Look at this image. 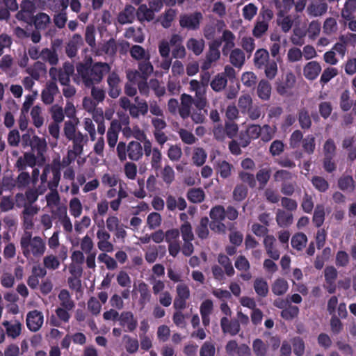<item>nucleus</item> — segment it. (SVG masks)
<instances>
[{"label":"nucleus","mask_w":356,"mask_h":356,"mask_svg":"<svg viewBox=\"0 0 356 356\" xmlns=\"http://www.w3.org/2000/svg\"><path fill=\"white\" fill-rule=\"evenodd\" d=\"M276 130L277 128L275 126L265 124L261 127V134H259V136L263 141H270L273 138Z\"/></svg>","instance_id":"41"},{"label":"nucleus","mask_w":356,"mask_h":356,"mask_svg":"<svg viewBox=\"0 0 356 356\" xmlns=\"http://www.w3.org/2000/svg\"><path fill=\"white\" fill-rule=\"evenodd\" d=\"M80 248L81 250V252L89 254L92 252H96L94 250V243L92 240V238L88 236V235H86L84 237H83L80 241Z\"/></svg>","instance_id":"50"},{"label":"nucleus","mask_w":356,"mask_h":356,"mask_svg":"<svg viewBox=\"0 0 356 356\" xmlns=\"http://www.w3.org/2000/svg\"><path fill=\"white\" fill-rule=\"evenodd\" d=\"M327 6L325 3H312L307 9L308 14L313 17L321 16L327 12Z\"/></svg>","instance_id":"26"},{"label":"nucleus","mask_w":356,"mask_h":356,"mask_svg":"<svg viewBox=\"0 0 356 356\" xmlns=\"http://www.w3.org/2000/svg\"><path fill=\"white\" fill-rule=\"evenodd\" d=\"M58 299L60 300L61 307L68 310H72L74 308V304L70 298L69 292L67 290L63 289L60 291L58 294Z\"/></svg>","instance_id":"39"},{"label":"nucleus","mask_w":356,"mask_h":356,"mask_svg":"<svg viewBox=\"0 0 356 356\" xmlns=\"http://www.w3.org/2000/svg\"><path fill=\"white\" fill-rule=\"evenodd\" d=\"M35 157L33 154L25 153L23 156L18 159L16 166L19 170H22L26 166H34L35 165Z\"/></svg>","instance_id":"24"},{"label":"nucleus","mask_w":356,"mask_h":356,"mask_svg":"<svg viewBox=\"0 0 356 356\" xmlns=\"http://www.w3.org/2000/svg\"><path fill=\"white\" fill-rule=\"evenodd\" d=\"M288 289V282L283 278L276 279L272 284V291L277 296L285 293Z\"/></svg>","instance_id":"30"},{"label":"nucleus","mask_w":356,"mask_h":356,"mask_svg":"<svg viewBox=\"0 0 356 356\" xmlns=\"http://www.w3.org/2000/svg\"><path fill=\"white\" fill-rule=\"evenodd\" d=\"M207 157V154L202 148L196 147L194 149L192 159L196 165H202L205 163Z\"/></svg>","instance_id":"43"},{"label":"nucleus","mask_w":356,"mask_h":356,"mask_svg":"<svg viewBox=\"0 0 356 356\" xmlns=\"http://www.w3.org/2000/svg\"><path fill=\"white\" fill-rule=\"evenodd\" d=\"M138 291L140 293V303L144 305L150 299V293L148 289V286L140 282L138 284L134 285V289L133 292Z\"/></svg>","instance_id":"22"},{"label":"nucleus","mask_w":356,"mask_h":356,"mask_svg":"<svg viewBox=\"0 0 356 356\" xmlns=\"http://www.w3.org/2000/svg\"><path fill=\"white\" fill-rule=\"evenodd\" d=\"M220 325L224 333H229L231 335H236L240 330L238 322H232L227 317L222 318Z\"/></svg>","instance_id":"20"},{"label":"nucleus","mask_w":356,"mask_h":356,"mask_svg":"<svg viewBox=\"0 0 356 356\" xmlns=\"http://www.w3.org/2000/svg\"><path fill=\"white\" fill-rule=\"evenodd\" d=\"M296 83V76L292 72H287L282 79L277 82V91L284 95L291 89Z\"/></svg>","instance_id":"10"},{"label":"nucleus","mask_w":356,"mask_h":356,"mask_svg":"<svg viewBox=\"0 0 356 356\" xmlns=\"http://www.w3.org/2000/svg\"><path fill=\"white\" fill-rule=\"evenodd\" d=\"M229 59L235 67H241L245 62V54L240 49H234L230 54Z\"/></svg>","instance_id":"33"},{"label":"nucleus","mask_w":356,"mask_h":356,"mask_svg":"<svg viewBox=\"0 0 356 356\" xmlns=\"http://www.w3.org/2000/svg\"><path fill=\"white\" fill-rule=\"evenodd\" d=\"M127 38H131L136 42L141 43L143 42L145 38L140 29L135 30L134 28H129L125 33Z\"/></svg>","instance_id":"54"},{"label":"nucleus","mask_w":356,"mask_h":356,"mask_svg":"<svg viewBox=\"0 0 356 356\" xmlns=\"http://www.w3.org/2000/svg\"><path fill=\"white\" fill-rule=\"evenodd\" d=\"M120 324L125 327L126 331L131 332L134 330L138 325L137 320L134 318L131 312H124L119 317Z\"/></svg>","instance_id":"15"},{"label":"nucleus","mask_w":356,"mask_h":356,"mask_svg":"<svg viewBox=\"0 0 356 356\" xmlns=\"http://www.w3.org/2000/svg\"><path fill=\"white\" fill-rule=\"evenodd\" d=\"M227 82V79L224 74H218L212 80L211 86L213 90L218 92L225 88Z\"/></svg>","instance_id":"47"},{"label":"nucleus","mask_w":356,"mask_h":356,"mask_svg":"<svg viewBox=\"0 0 356 356\" xmlns=\"http://www.w3.org/2000/svg\"><path fill=\"white\" fill-rule=\"evenodd\" d=\"M110 70V66L105 63H97L91 68L81 63L76 66L77 74L88 87L99 83L104 75L108 73Z\"/></svg>","instance_id":"1"},{"label":"nucleus","mask_w":356,"mask_h":356,"mask_svg":"<svg viewBox=\"0 0 356 356\" xmlns=\"http://www.w3.org/2000/svg\"><path fill=\"white\" fill-rule=\"evenodd\" d=\"M190 90L195 92V106L197 108H204L206 106L205 87L201 82L193 79L190 81Z\"/></svg>","instance_id":"5"},{"label":"nucleus","mask_w":356,"mask_h":356,"mask_svg":"<svg viewBox=\"0 0 356 356\" xmlns=\"http://www.w3.org/2000/svg\"><path fill=\"white\" fill-rule=\"evenodd\" d=\"M257 92L259 97L264 101L268 100L271 94V86L268 81L261 80L259 81Z\"/></svg>","instance_id":"23"},{"label":"nucleus","mask_w":356,"mask_h":356,"mask_svg":"<svg viewBox=\"0 0 356 356\" xmlns=\"http://www.w3.org/2000/svg\"><path fill=\"white\" fill-rule=\"evenodd\" d=\"M321 71V65L316 61L307 63L303 68V74L306 79L314 80L319 75Z\"/></svg>","instance_id":"16"},{"label":"nucleus","mask_w":356,"mask_h":356,"mask_svg":"<svg viewBox=\"0 0 356 356\" xmlns=\"http://www.w3.org/2000/svg\"><path fill=\"white\" fill-rule=\"evenodd\" d=\"M325 282L324 287L330 293H333L336 291L335 281L337 277V271L333 266L326 267L324 270Z\"/></svg>","instance_id":"11"},{"label":"nucleus","mask_w":356,"mask_h":356,"mask_svg":"<svg viewBox=\"0 0 356 356\" xmlns=\"http://www.w3.org/2000/svg\"><path fill=\"white\" fill-rule=\"evenodd\" d=\"M43 263L44 266L50 270H56L60 266V261L53 254L46 256L44 258Z\"/></svg>","instance_id":"61"},{"label":"nucleus","mask_w":356,"mask_h":356,"mask_svg":"<svg viewBox=\"0 0 356 356\" xmlns=\"http://www.w3.org/2000/svg\"><path fill=\"white\" fill-rule=\"evenodd\" d=\"M307 242V238L303 233H298L291 238V245L297 250H302L305 247Z\"/></svg>","instance_id":"37"},{"label":"nucleus","mask_w":356,"mask_h":356,"mask_svg":"<svg viewBox=\"0 0 356 356\" xmlns=\"http://www.w3.org/2000/svg\"><path fill=\"white\" fill-rule=\"evenodd\" d=\"M220 57V51L216 48L211 47L209 54L207 56L206 60L204 61L202 69L208 70L213 62L217 60Z\"/></svg>","instance_id":"48"},{"label":"nucleus","mask_w":356,"mask_h":356,"mask_svg":"<svg viewBox=\"0 0 356 356\" xmlns=\"http://www.w3.org/2000/svg\"><path fill=\"white\" fill-rule=\"evenodd\" d=\"M50 23V17L48 15L40 13L35 17L34 24L37 29H44Z\"/></svg>","instance_id":"49"},{"label":"nucleus","mask_w":356,"mask_h":356,"mask_svg":"<svg viewBox=\"0 0 356 356\" xmlns=\"http://www.w3.org/2000/svg\"><path fill=\"white\" fill-rule=\"evenodd\" d=\"M3 325L6 328V332L8 337L16 338L20 334L22 324L19 322L17 321L13 322H8L6 321L3 323Z\"/></svg>","instance_id":"25"},{"label":"nucleus","mask_w":356,"mask_h":356,"mask_svg":"<svg viewBox=\"0 0 356 356\" xmlns=\"http://www.w3.org/2000/svg\"><path fill=\"white\" fill-rule=\"evenodd\" d=\"M121 129L120 123L118 120H113L111 122L106 134L107 142L111 148H114L115 146Z\"/></svg>","instance_id":"13"},{"label":"nucleus","mask_w":356,"mask_h":356,"mask_svg":"<svg viewBox=\"0 0 356 356\" xmlns=\"http://www.w3.org/2000/svg\"><path fill=\"white\" fill-rule=\"evenodd\" d=\"M49 75L51 77V79H54V81H56L58 77L59 82L62 85H66L67 83H68L70 82V76L67 74H65V72H63L61 70H58L56 67H51L49 70Z\"/></svg>","instance_id":"36"},{"label":"nucleus","mask_w":356,"mask_h":356,"mask_svg":"<svg viewBox=\"0 0 356 356\" xmlns=\"http://www.w3.org/2000/svg\"><path fill=\"white\" fill-rule=\"evenodd\" d=\"M30 145L33 149L38 152V154L42 155L46 150L47 142L44 138L34 136L30 141Z\"/></svg>","instance_id":"35"},{"label":"nucleus","mask_w":356,"mask_h":356,"mask_svg":"<svg viewBox=\"0 0 356 356\" xmlns=\"http://www.w3.org/2000/svg\"><path fill=\"white\" fill-rule=\"evenodd\" d=\"M264 67L265 68V75L268 79H273L276 76L278 68L277 63L275 60L268 62Z\"/></svg>","instance_id":"57"},{"label":"nucleus","mask_w":356,"mask_h":356,"mask_svg":"<svg viewBox=\"0 0 356 356\" xmlns=\"http://www.w3.org/2000/svg\"><path fill=\"white\" fill-rule=\"evenodd\" d=\"M233 166L226 161L216 162V171L222 178H227L232 174Z\"/></svg>","instance_id":"31"},{"label":"nucleus","mask_w":356,"mask_h":356,"mask_svg":"<svg viewBox=\"0 0 356 356\" xmlns=\"http://www.w3.org/2000/svg\"><path fill=\"white\" fill-rule=\"evenodd\" d=\"M20 245L23 254L29 258L33 256L35 258L41 257L46 250L45 241L40 236L31 237L29 232H26L20 240Z\"/></svg>","instance_id":"2"},{"label":"nucleus","mask_w":356,"mask_h":356,"mask_svg":"<svg viewBox=\"0 0 356 356\" xmlns=\"http://www.w3.org/2000/svg\"><path fill=\"white\" fill-rule=\"evenodd\" d=\"M259 134H261V127L259 125L251 124L248 126L245 133L241 134V145L243 147H246L251 139H256L259 137Z\"/></svg>","instance_id":"12"},{"label":"nucleus","mask_w":356,"mask_h":356,"mask_svg":"<svg viewBox=\"0 0 356 356\" xmlns=\"http://www.w3.org/2000/svg\"><path fill=\"white\" fill-rule=\"evenodd\" d=\"M257 13V8L253 3H250L245 6L243 8V17L250 21L256 15Z\"/></svg>","instance_id":"64"},{"label":"nucleus","mask_w":356,"mask_h":356,"mask_svg":"<svg viewBox=\"0 0 356 356\" xmlns=\"http://www.w3.org/2000/svg\"><path fill=\"white\" fill-rule=\"evenodd\" d=\"M131 56L136 60H149V54L139 45H134L130 50Z\"/></svg>","instance_id":"46"},{"label":"nucleus","mask_w":356,"mask_h":356,"mask_svg":"<svg viewBox=\"0 0 356 356\" xmlns=\"http://www.w3.org/2000/svg\"><path fill=\"white\" fill-rule=\"evenodd\" d=\"M70 140H73L74 147L72 150L68 152L67 156L69 161L67 163H70L78 154L82 152L84 136L81 132H76L74 138Z\"/></svg>","instance_id":"14"},{"label":"nucleus","mask_w":356,"mask_h":356,"mask_svg":"<svg viewBox=\"0 0 356 356\" xmlns=\"http://www.w3.org/2000/svg\"><path fill=\"white\" fill-rule=\"evenodd\" d=\"M234 34L230 31H225L222 33V40L224 42L222 48V53L227 55L230 49L234 47Z\"/></svg>","instance_id":"29"},{"label":"nucleus","mask_w":356,"mask_h":356,"mask_svg":"<svg viewBox=\"0 0 356 356\" xmlns=\"http://www.w3.org/2000/svg\"><path fill=\"white\" fill-rule=\"evenodd\" d=\"M151 156V166L155 170H157L161 167L162 154L160 150L157 148H154Z\"/></svg>","instance_id":"60"},{"label":"nucleus","mask_w":356,"mask_h":356,"mask_svg":"<svg viewBox=\"0 0 356 356\" xmlns=\"http://www.w3.org/2000/svg\"><path fill=\"white\" fill-rule=\"evenodd\" d=\"M339 186L343 191H353L354 186V180L350 176H345L341 177L339 180Z\"/></svg>","instance_id":"59"},{"label":"nucleus","mask_w":356,"mask_h":356,"mask_svg":"<svg viewBox=\"0 0 356 356\" xmlns=\"http://www.w3.org/2000/svg\"><path fill=\"white\" fill-rule=\"evenodd\" d=\"M238 108L242 113H246L252 106V99L250 95H241L238 99Z\"/></svg>","instance_id":"44"},{"label":"nucleus","mask_w":356,"mask_h":356,"mask_svg":"<svg viewBox=\"0 0 356 356\" xmlns=\"http://www.w3.org/2000/svg\"><path fill=\"white\" fill-rule=\"evenodd\" d=\"M202 18L200 13H195L191 15H184L181 16L179 24L181 27L189 29H196L199 27L200 22Z\"/></svg>","instance_id":"9"},{"label":"nucleus","mask_w":356,"mask_h":356,"mask_svg":"<svg viewBox=\"0 0 356 356\" xmlns=\"http://www.w3.org/2000/svg\"><path fill=\"white\" fill-rule=\"evenodd\" d=\"M210 217L216 221H221L225 217V211L222 206H216L210 211Z\"/></svg>","instance_id":"62"},{"label":"nucleus","mask_w":356,"mask_h":356,"mask_svg":"<svg viewBox=\"0 0 356 356\" xmlns=\"http://www.w3.org/2000/svg\"><path fill=\"white\" fill-rule=\"evenodd\" d=\"M193 102L192 97L187 94H183L181 97V106L179 108V115L182 118H186L190 115L191 107Z\"/></svg>","instance_id":"18"},{"label":"nucleus","mask_w":356,"mask_h":356,"mask_svg":"<svg viewBox=\"0 0 356 356\" xmlns=\"http://www.w3.org/2000/svg\"><path fill=\"white\" fill-rule=\"evenodd\" d=\"M127 155L129 159L138 161L143 156V147L140 143L131 141L127 145Z\"/></svg>","instance_id":"19"},{"label":"nucleus","mask_w":356,"mask_h":356,"mask_svg":"<svg viewBox=\"0 0 356 356\" xmlns=\"http://www.w3.org/2000/svg\"><path fill=\"white\" fill-rule=\"evenodd\" d=\"M138 68L141 73L142 79L147 80L149 76L153 72L154 68L149 60H145L144 62L139 63Z\"/></svg>","instance_id":"53"},{"label":"nucleus","mask_w":356,"mask_h":356,"mask_svg":"<svg viewBox=\"0 0 356 356\" xmlns=\"http://www.w3.org/2000/svg\"><path fill=\"white\" fill-rule=\"evenodd\" d=\"M31 117L33 124L39 128L44 123V117L42 115V108L39 106H35L31 111Z\"/></svg>","instance_id":"32"},{"label":"nucleus","mask_w":356,"mask_h":356,"mask_svg":"<svg viewBox=\"0 0 356 356\" xmlns=\"http://www.w3.org/2000/svg\"><path fill=\"white\" fill-rule=\"evenodd\" d=\"M136 9L131 5H127L124 10L119 13L118 22L120 24L132 23L135 19Z\"/></svg>","instance_id":"17"},{"label":"nucleus","mask_w":356,"mask_h":356,"mask_svg":"<svg viewBox=\"0 0 356 356\" xmlns=\"http://www.w3.org/2000/svg\"><path fill=\"white\" fill-rule=\"evenodd\" d=\"M79 122V120L77 118L74 119L72 121H67L65 123L64 126V134L65 136L69 140L74 138L75 134H76V124Z\"/></svg>","instance_id":"42"},{"label":"nucleus","mask_w":356,"mask_h":356,"mask_svg":"<svg viewBox=\"0 0 356 356\" xmlns=\"http://www.w3.org/2000/svg\"><path fill=\"white\" fill-rule=\"evenodd\" d=\"M273 17V13L270 10H265L257 18L252 33L256 38H260L268 28V22Z\"/></svg>","instance_id":"4"},{"label":"nucleus","mask_w":356,"mask_h":356,"mask_svg":"<svg viewBox=\"0 0 356 356\" xmlns=\"http://www.w3.org/2000/svg\"><path fill=\"white\" fill-rule=\"evenodd\" d=\"M37 95V92H33L31 94L27 95L25 97V100L21 109L22 115H25V114L28 113L30 108L35 100Z\"/></svg>","instance_id":"55"},{"label":"nucleus","mask_w":356,"mask_h":356,"mask_svg":"<svg viewBox=\"0 0 356 356\" xmlns=\"http://www.w3.org/2000/svg\"><path fill=\"white\" fill-rule=\"evenodd\" d=\"M187 48L191 50L195 55H200L204 47V40L202 39H194L191 38L188 40L186 44Z\"/></svg>","instance_id":"34"},{"label":"nucleus","mask_w":356,"mask_h":356,"mask_svg":"<svg viewBox=\"0 0 356 356\" xmlns=\"http://www.w3.org/2000/svg\"><path fill=\"white\" fill-rule=\"evenodd\" d=\"M176 291L177 296L174 300V307L176 309H184L186 305V300L190 296L189 289L186 285L180 284L177 286Z\"/></svg>","instance_id":"6"},{"label":"nucleus","mask_w":356,"mask_h":356,"mask_svg":"<svg viewBox=\"0 0 356 356\" xmlns=\"http://www.w3.org/2000/svg\"><path fill=\"white\" fill-rule=\"evenodd\" d=\"M44 322V316L41 312L33 310L26 316V325L28 328L33 332L38 331Z\"/></svg>","instance_id":"7"},{"label":"nucleus","mask_w":356,"mask_h":356,"mask_svg":"<svg viewBox=\"0 0 356 356\" xmlns=\"http://www.w3.org/2000/svg\"><path fill=\"white\" fill-rule=\"evenodd\" d=\"M254 289L257 295L265 297L268 293V285L263 278H257L254 282Z\"/></svg>","instance_id":"38"},{"label":"nucleus","mask_w":356,"mask_h":356,"mask_svg":"<svg viewBox=\"0 0 356 356\" xmlns=\"http://www.w3.org/2000/svg\"><path fill=\"white\" fill-rule=\"evenodd\" d=\"M253 351L257 356H264L266 353L267 346L261 340L256 339L252 344Z\"/></svg>","instance_id":"63"},{"label":"nucleus","mask_w":356,"mask_h":356,"mask_svg":"<svg viewBox=\"0 0 356 356\" xmlns=\"http://www.w3.org/2000/svg\"><path fill=\"white\" fill-rule=\"evenodd\" d=\"M148 111V105L145 102H139L137 105H131L129 108L130 115L136 118L139 115H145Z\"/></svg>","instance_id":"40"},{"label":"nucleus","mask_w":356,"mask_h":356,"mask_svg":"<svg viewBox=\"0 0 356 356\" xmlns=\"http://www.w3.org/2000/svg\"><path fill=\"white\" fill-rule=\"evenodd\" d=\"M70 212L71 215L75 218L81 216L82 213V204L78 198L74 197L70 200Z\"/></svg>","instance_id":"52"},{"label":"nucleus","mask_w":356,"mask_h":356,"mask_svg":"<svg viewBox=\"0 0 356 356\" xmlns=\"http://www.w3.org/2000/svg\"><path fill=\"white\" fill-rule=\"evenodd\" d=\"M137 17L140 21L150 22L154 18V13L151 8L147 5L142 4L138 8L136 12Z\"/></svg>","instance_id":"28"},{"label":"nucleus","mask_w":356,"mask_h":356,"mask_svg":"<svg viewBox=\"0 0 356 356\" xmlns=\"http://www.w3.org/2000/svg\"><path fill=\"white\" fill-rule=\"evenodd\" d=\"M218 262L224 267L225 271L228 276H232L234 274V269L229 259L223 254L218 257Z\"/></svg>","instance_id":"56"},{"label":"nucleus","mask_w":356,"mask_h":356,"mask_svg":"<svg viewBox=\"0 0 356 356\" xmlns=\"http://www.w3.org/2000/svg\"><path fill=\"white\" fill-rule=\"evenodd\" d=\"M60 177L59 170L56 167L47 165L44 167L42 174L40 176V181L42 184L48 183L50 190L56 188Z\"/></svg>","instance_id":"3"},{"label":"nucleus","mask_w":356,"mask_h":356,"mask_svg":"<svg viewBox=\"0 0 356 356\" xmlns=\"http://www.w3.org/2000/svg\"><path fill=\"white\" fill-rule=\"evenodd\" d=\"M177 15V11L174 9H168L163 15L160 17V22L164 28H168L171 26L172 22Z\"/></svg>","instance_id":"45"},{"label":"nucleus","mask_w":356,"mask_h":356,"mask_svg":"<svg viewBox=\"0 0 356 356\" xmlns=\"http://www.w3.org/2000/svg\"><path fill=\"white\" fill-rule=\"evenodd\" d=\"M187 197L189 201L198 203L204 199V193L201 188H192L188 191Z\"/></svg>","instance_id":"51"},{"label":"nucleus","mask_w":356,"mask_h":356,"mask_svg":"<svg viewBox=\"0 0 356 356\" xmlns=\"http://www.w3.org/2000/svg\"><path fill=\"white\" fill-rule=\"evenodd\" d=\"M209 219L207 217L202 218L200 223L197 228L196 232L198 236L201 238H206L209 235L208 229Z\"/></svg>","instance_id":"58"},{"label":"nucleus","mask_w":356,"mask_h":356,"mask_svg":"<svg viewBox=\"0 0 356 356\" xmlns=\"http://www.w3.org/2000/svg\"><path fill=\"white\" fill-rule=\"evenodd\" d=\"M97 238L98 239L97 247L101 251L106 252L113 251V245L109 241L111 236L106 230L104 228L99 229L97 232Z\"/></svg>","instance_id":"8"},{"label":"nucleus","mask_w":356,"mask_h":356,"mask_svg":"<svg viewBox=\"0 0 356 356\" xmlns=\"http://www.w3.org/2000/svg\"><path fill=\"white\" fill-rule=\"evenodd\" d=\"M356 12V0H348L341 11V16L345 20L354 19Z\"/></svg>","instance_id":"27"},{"label":"nucleus","mask_w":356,"mask_h":356,"mask_svg":"<svg viewBox=\"0 0 356 356\" xmlns=\"http://www.w3.org/2000/svg\"><path fill=\"white\" fill-rule=\"evenodd\" d=\"M268 51L264 49L257 50L254 56V63L257 67L261 69L270 62Z\"/></svg>","instance_id":"21"}]
</instances>
